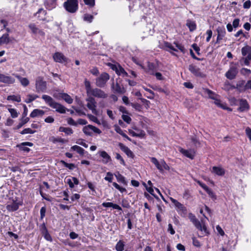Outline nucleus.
Instances as JSON below:
<instances>
[{
  "instance_id": "nucleus-11",
  "label": "nucleus",
  "mask_w": 251,
  "mask_h": 251,
  "mask_svg": "<svg viewBox=\"0 0 251 251\" xmlns=\"http://www.w3.org/2000/svg\"><path fill=\"white\" fill-rule=\"evenodd\" d=\"M89 95L100 99H105L107 97V94L99 88H93Z\"/></svg>"
},
{
  "instance_id": "nucleus-29",
  "label": "nucleus",
  "mask_w": 251,
  "mask_h": 251,
  "mask_svg": "<svg viewBox=\"0 0 251 251\" xmlns=\"http://www.w3.org/2000/svg\"><path fill=\"white\" fill-rule=\"evenodd\" d=\"M67 183L69 184V187L71 188L74 187V185H77L79 183L78 180L76 178L73 177L71 178L67 179Z\"/></svg>"
},
{
  "instance_id": "nucleus-10",
  "label": "nucleus",
  "mask_w": 251,
  "mask_h": 251,
  "mask_svg": "<svg viewBox=\"0 0 251 251\" xmlns=\"http://www.w3.org/2000/svg\"><path fill=\"white\" fill-rule=\"evenodd\" d=\"M82 130L85 134L89 136L92 135L93 132L98 134H100L101 132L100 129L90 125L83 127Z\"/></svg>"
},
{
  "instance_id": "nucleus-60",
  "label": "nucleus",
  "mask_w": 251,
  "mask_h": 251,
  "mask_svg": "<svg viewBox=\"0 0 251 251\" xmlns=\"http://www.w3.org/2000/svg\"><path fill=\"white\" fill-rule=\"evenodd\" d=\"M245 132L247 136L251 142V129L249 127H247L246 128Z\"/></svg>"
},
{
  "instance_id": "nucleus-41",
  "label": "nucleus",
  "mask_w": 251,
  "mask_h": 251,
  "mask_svg": "<svg viewBox=\"0 0 251 251\" xmlns=\"http://www.w3.org/2000/svg\"><path fill=\"white\" fill-rule=\"evenodd\" d=\"M50 141L53 143H55L57 142H60L62 143H64L65 142V140L64 139L61 138H56L54 136H52L50 138Z\"/></svg>"
},
{
  "instance_id": "nucleus-54",
  "label": "nucleus",
  "mask_w": 251,
  "mask_h": 251,
  "mask_svg": "<svg viewBox=\"0 0 251 251\" xmlns=\"http://www.w3.org/2000/svg\"><path fill=\"white\" fill-rule=\"evenodd\" d=\"M76 143L77 144L81 145L86 148H88V145L85 143V141L82 139H78L76 141Z\"/></svg>"
},
{
  "instance_id": "nucleus-57",
  "label": "nucleus",
  "mask_w": 251,
  "mask_h": 251,
  "mask_svg": "<svg viewBox=\"0 0 251 251\" xmlns=\"http://www.w3.org/2000/svg\"><path fill=\"white\" fill-rule=\"evenodd\" d=\"M115 157L117 160H119L120 161L121 164L125 165V162L124 161V160L119 153H117L116 154Z\"/></svg>"
},
{
  "instance_id": "nucleus-7",
  "label": "nucleus",
  "mask_w": 251,
  "mask_h": 251,
  "mask_svg": "<svg viewBox=\"0 0 251 251\" xmlns=\"http://www.w3.org/2000/svg\"><path fill=\"white\" fill-rule=\"evenodd\" d=\"M109 79V75L106 73H103L96 78V84L99 87H103Z\"/></svg>"
},
{
  "instance_id": "nucleus-39",
  "label": "nucleus",
  "mask_w": 251,
  "mask_h": 251,
  "mask_svg": "<svg viewBox=\"0 0 251 251\" xmlns=\"http://www.w3.org/2000/svg\"><path fill=\"white\" fill-rule=\"evenodd\" d=\"M112 88L115 92L118 93L123 94L125 92V89L123 88H121L118 83L116 84L115 86L113 85Z\"/></svg>"
},
{
  "instance_id": "nucleus-37",
  "label": "nucleus",
  "mask_w": 251,
  "mask_h": 251,
  "mask_svg": "<svg viewBox=\"0 0 251 251\" xmlns=\"http://www.w3.org/2000/svg\"><path fill=\"white\" fill-rule=\"evenodd\" d=\"M84 85L86 91V93L88 95L91 93L93 88H92L91 87V83L89 81H88L87 79H85L84 80Z\"/></svg>"
},
{
  "instance_id": "nucleus-61",
  "label": "nucleus",
  "mask_w": 251,
  "mask_h": 251,
  "mask_svg": "<svg viewBox=\"0 0 251 251\" xmlns=\"http://www.w3.org/2000/svg\"><path fill=\"white\" fill-rule=\"evenodd\" d=\"M216 229L217 230V232H218V233L219 234H220L221 236H224V234H225V232L224 231V230L222 229V228H221V227L218 225L217 226H216Z\"/></svg>"
},
{
  "instance_id": "nucleus-58",
  "label": "nucleus",
  "mask_w": 251,
  "mask_h": 251,
  "mask_svg": "<svg viewBox=\"0 0 251 251\" xmlns=\"http://www.w3.org/2000/svg\"><path fill=\"white\" fill-rule=\"evenodd\" d=\"M85 3L90 7H93L95 5V0H83Z\"/></svg>"
},
{
  "instance_id": "nucleus-4",
  "label": "nucleus",
  "mask_w": 251,
  "mask_h": 251,
  "mask_svg": "<svg viewBox=\"0 0 251 251\" xmlns=\"http://www.w3.org/2000/svg\"><path fill=\"white\" fill-rule=\"evenodd\" d=\"M64 6L68 12L75 13L78 9V0H67V1L64 3Z\"/></svg>"
},
{
  "instance_id": "nucleus-55",
  "label": "nucleus",
  "mask_w": 251,
  "mask_h": 251,
  "mask_svg": "<svg viewBox=\"0 0 251 251\" xmlns=\"http://www.w3.org/2000/svg\"><path fill=\"white\" fill-rule=\"evenodd\" d=\"M122 117L123 120L127 124H129L131 121V118L127 115L123 114Z\"/></svg>"
},
{
  "instance_id": "nucleus-45",
  "label": "nucleus",
  "mask_w": 251,
  "mask_h": 251,
  "mask_svg": "<svg viewBox=\"0 0 251 251\" xmlns=\"http://www.w3.org/2000/svg\"><path fill=\"white\" fill-rule=\"evenodd\" d=\"M8 110L9 112H10V113L11 114V116L13 118H17L19 114H18V113L17 112V110L15 109H14V108H8Z\"/></svg>"
},
{
  "instance_id": "nucleus-46",
  "label": "nucleus",
  "mask_w": 251,
  "mask_h": 251,
  "mask_svg": "<svg viewBox=\"0 0 251 251\" xmlns=\"http://www.w3.org/2000/svg\"><path fill=\"white\" fill-rule=\"evenodd\" d=\"M213 200H215L216 199V196L214 193L208 187L204 190Z\"/></svg>"
},
{
  "instance_id": "nucleus-6",
  "label": "nucleus",
  "mask_w": 251,
  "mask_h": 251,
  "mask_svg": "<svg viewBox=\"0 0 251 251\" xmlns=\"http://www.w3.org/2000/svg\"><path fill=\"white\" fill-rule=\"evenodd\" d=\"M35 88L37 92H44L47 89V82L41 77H38L35 80Z\"/></svg>"
},
{
  "instance_id": "nucleus-14",
  "label": "nucleus",
  "mask_w": 251,
  "mask_h": 251,
  "mask_svg": "<svg viewBox=\"0 0 251 251\" xmlns=\"http://www.w3.org/2000/svg\"><path fill=\"white\" fill-rule=\"evenodd\" d=\"M238 70L236 66H232L229 70L226 73V76L229 79H234L237 74Z\"/></svg>"
},
{
  "instance_id": "nucleus-27",
  "label": "nucleus",
  "mask_w": 251,
  "mask_h": 251,
  "mask_svg": "<svg viewBox=\"0 0 251 251\" xmlns=\"http://www.w3.org/2000/svg\"><path fill=\"white\" fill-rule=\"evenodd\" d=\"M119 147L120 148L125 152L128 156H132L133 155L132 152L130 151V150L126 146H125L122 143L119 144Z\"/></svg>"
},
{
  "instance_id": "nucleus-16",
  "label": "nucleus",
  "mask_w": 251,
  "mask_h": 251,
  "mask_svg": "<svg viewBox=\"0 0 251 251\" xmlns=\"http://www.w3.org/2000/svg\"><path fill=\"white\" fill-rule=\"evenodd\" d=\"M112 69L116 72V73L123 77L128 76V74L125 71L124 69L120 65H113Z\"/></svg>"
},
{
  "instance_id": "nucleus-48",
  "label": "nucleus",
  "mask_w": 251,
  "mask_h": 251,
  "mask_svg": "<svg viewBox=\"0 0 251 251\" xmlns=\"http://www.w3.org/2000/svg\"><path fill=\"white\" fill-rule=\"evenodd\" d=\"M87 117L91 121H92L98 124H99V125L100 124V121L98 119V118L96 116H95L92 114H88Z\"/></svg>"
},
{
  "instance_id": "nucleus-9",
  "label": "nucleus",
  "mask_w": 251,
  "mask_h": 251,
  "mask_svg": "<svg viewBox=\"0 0 251 251\" xmlns=\"http://www.w3.org/2000/svg\"><path fill=\"white\" fill-rule=\"evenodd\" d=\"M28 27L30 29V31L31 33L35 35H39L42 37H44L45 35L44 31L39 28L34 23H30L28 25Z\"/></svg>"
},
{
  "instance_id": "nucleus-64",
  "label": "nucleus",
  "mask_w": 251,
  "mask_h": 251,
  "mask_svg": "<svg viewBox=\"0 0 251 251\" xmlns=\"http://www.w3.org/2000/svg\"><path fill=\"white\" fill-rule=\"evenodd\" d=\"M176 47L181 52H184L185 49L183 46L178 43H175Z\"/></svg>"
},
{
  "instance_id": "nucleus-24",
  "label": "nucleus",
  "mask_w": 251,
  "mask_h": 251,
  "mask_svg": "<svg viewBox=\"0 0 251 251\" xmlns=\"http://www.w3.org/2000/svg\"><path fill=\"white\" fill-rule=\"evenodd\" d=\"M21 204L19 202L14 201L11 204H8L6 206V208L8 211H14L19 208V206Z\"/></svg>"
},
{
  "instance_id": "nucleus-38",
  "label": "nucleus",
  "mask_w": 251,
  "mask_h": 251,
  "mask_svg": "<svg viewBox=\"0 0 251 251\" xmlns=\"http://www.w3.org/2000/svg\"><path fill=\"white\" fill-rule=\"evenodd\" d=\"M7 99L8 100L15 101L17 102H20L21 101L20 95H10L7 97Z\"/></svg>"
},
{
  "instance_id": "nucleus-34",
  "label": "nucleus",
  "mask_w": 251,
  "mask_h": 251,
  "mask_svg": "<svg viewBox=\"0 0 251 251\" xmlns=\"http://www.w3.org/2000/svg\"><path fill=\"white\" fill-rule=\"evenodd\" d=\"M61 97L68 103L71 104L73 102V100L70 96L66 93L61 94Z\"/></svg>"
},
{
  "instance_id": "nucleus-47",
  "label": "nucleus",
  "mask_w": 251,
  "mask_h": 251,
  "mask_svg": "<svg viewBox=\"0 0 251 251\" xmlns=\"http://www.w3.org/2000/svg\"><path fill=\"white\" fill-rule=\"evenodd\" d=\"M20 82L21 85L24 87L28 86L29 84V81L25 77H22Z\"/></svg>"
},
{
  "instance_id": "nucleus-23",
  "label": "nucleus",
  "mask_w": 251,
  "mask_h": 251,
  "mask_svg": "<svg viewBox=\"0 0 251 251\" xmlns=\"http://www.w3.org/2000/svg\"><path fill=\"white\" fill-rule=\"evenodd\" d=\"M217 31L218 33L217 36V42L219 40H221L223 39V38L226 35V30L224 27H218L217 29Z\"/></svg>"
},
{
  "instance_id": "nucleus-44",
  "label": "nucleus",
  "mask_w": 251,
  "mask_h": 251,
  "mask_svg": "<svg viewBox=\"0 0 251 251\" xmlns=\"http://www.w3.org/2000/svg\"><path fill=\"white\" fill-rule=\"evenodd\" d=\"M29 120L28 117H22L21 119V123L18 125L17 128H21L23 125L27 123Z\"/></svg>"
},
{
  "instance_id": "nucleus-51",
  "label": "nucleus",
  "mask_w": 251,
  "mask_h": 251,
  "mask_svg": "<svg viewBox=\"0 0 251 251\" xmlns=\"http://www.w3.org/2000/svg\"><path fill=\"white\" fill-rule=\"evenodd\" d=\"M251 61V52L248 54V55L244 58V62L245 65L249 66Z\"/></svg>"
},
{
  "instance_id": "nucleus-32",
  "label": "nucleus",
  "mask_w": 251,
  "mask_h": 251,
  "mask_svg": "<svg viewBox=\"0 0 251 251\" xmlns=\"http://www.w3.org/2000/svg\"><path fill=\"white\" fill-rule=\"evenodd\" d=\"M115 130L120 135H121L123 137L126 138L129 141H131V139L128 137L122 130V129L118 126H114Z\"/></svg>"
},
{
  "instance_id": "nucleus-63",
  "label": "nucleus",
  "mask_w": 251,
  "mask_h": 251,
  "mask_svg": "<svg viewBox=\"0 0 251 251\" xmlns=\"http://www.w3.org/2000/svg\"><path fill=\"white\" fill-rule=\"evenodd\" d=\"M54 120L52 116H49L45 119V122L47 123H52Z\"/></svg>"
},
{
  "instance_id": "nucleus-35",
  "label": "nucleus",
  "mask_w": 251,
  "mask_h": 251,
  "mask_svg": "<svg viewBox=\"0 0 251 251\" xmlns=\"http://www.w3.org/2000/svg\"><path fill=\"white\" fill-rule=\"evenodd\" d=\"M186 25L188 27L191 31L195 30L196 28V23L189 20L187 21Z\"/></svg>"
},
{
  "instance_id": "nucleus-62",
  "label": "nucleus",
  "mask_w": 251,
  "mask_h": 251,
  "mask_svg": "<svg viewBox=\"0 0 251 251\" xmlns=\"http://www.w3.org/2000/svg\"><path fill=\"white\" fill-rule=\"evenodd\" d=\"M251 5V2L250 0H248L246 1L243 4V7L244 8L249 9L250 8Z\"/></svg>"
},
{
  "instance_id": "nucleus-5",
  "label": "nucleus",
  "mask_w": 251,
  "mask_h": 251,
  "mask_svg": "<svg viewBox=\"0 0 251 251\" xmlns=\"http://www.w3.org/2000/svg\"><path fill=\"white\" fill-rule=\"evenodd\" d=\"M171 201L174 203L176 207V210L178 213L182 217H185L187 214V209L181 203L178 202L176 200L170 198Z\"/></svg>"
},
{
  "instance_id": "nucleus-50",
  "label": "nucleus",
  "mask_w": 251,
  "mask_h": 251,
  "mask_svg": "<svg viewBox=\"0 0 251 251\" xmlns=\"http://www.w3.org/2000/svg\"><path fill=\"white\" fill-rule=\"evenodd\" d=\"M113 185L121 193H124L126 192V188L121 187L116 182H113Z\"/></svg>"
},
{
  "instance_id": "nucleus-28",
  "label": "nucleus",
  "mask_w": 251,
  "mask_h": 251,
  "mask_svg": "<svg viewBox=\"0 0 251 251\" xmlns=\"http://www.w3.org/2000/svg\"><path fill=\"white\" fill-rule=\"evenodd\" d=\"M102 205L105 207H112L113 209L122 210V208L119 205L112 202H103Z\"/></svg>"
},
{
  "instance_id": "nucleus-20",
  "label": "nucleus",
  "mask_w": 251,
  "mask_h": 251,
  "mask_svg": "<svg viewBox=\"0 0 251 251\" xmlns=\"http://www.w3.org/2000/svg\"><path fill=\"white\" fill-rule=\"evenodd\" d=\"M32 146L33 144L32 143L26 142L17 145V147L19 148L21 151L28 152L30 151V149L26 146L32 147Z\"/></svg>"
},
{
  "instance_id": "nucleus-33",
  "label": "nucleus",
  "mask_w": 251,
  "mask_h": 251,
  "mask_svg": "<svg viewBox=\"0 0 251 251\" xmlns=\"http://www.w3.org/2000/svg\"><path fill=\"white\" fill-rule=\"evenodd\" d=\"M71 151H76L80 155H83L84 153V150L83 149L77 145H75L72 146L70 149Z\"/></svg>"
},
{
  "instance_id": "nucleus-52",
  "label": "nucleus",
  "mask_w": 251,
  "mask_h": 251,
  "mask_svg": "<svg viewBox=\"0 0 251 251\" xmlns=\"http://www.w3.org/2000/svg\"><path fill=\"white\" fill-rule=\"evenodd\" d=\"M83 19L85 21L91 23L93 20V16L90 14H85Z\"/></svg>"
},
{
  "instance_id": "nucleus-53",
  "label": "nucleus",
  "mask_w": 251,
  "mask_h": 251,
  "mask_svg": "<svg viewBox=\"0 0 251 251\" xmlns=\"http://www.w3.org/2000/svg\"><path fill=\"white\" fill-rule=\"evenodd\" d=\"M35 132V130H33L31 129H30V128H25L24 130H23L22 131V132H21V133L22 134H28V133L29 134H33Z\"/></svg>"
},
{
  "instance_id": "nucleus-3",
  "label": "nucleus",
  "mask_w": 251,
  "mask_h": 251,
  "mask_svg": "<svg viewBox=\"0 0 251 251\" xmlns=\"http://www.w3.org/2000/svg\"><path fill=\"white\" fill-rule=\"evenodd\" d=\"M189 219L196 226V227L204 234H206L208 232L207 228L204 224H201L196 218L195 216L192 214L189 213L188 216Z\"/></svg>"
},
{
  "instance_id": "nucleus-17",
  "label": "nucleus",
  "mask_w": 251,
  "mask_h": 251,
  "mask_svg": "<svg viewBox=\"0 0 251 251\" xmlns=\"http://www.w3.org/2000/svg\"><path fill=\"white\" fill-rule=\"evenodd\" d=\"M178 151L184 156L191 159H193L195 157V151L194 150H186L179 148Z\"/></svg>"
},
{
  "instance_id": "nucleus-42",
  "label": "nucleus",
  "mask_w": 251,
  "mask_h": 251,
  "mask_svg": "<svg viewBox=\"0 0 251 251\" xmlns=\"http://www.w3.org/2000/svg\"><path fill=\"white\" fill-rule=\"evenodd\" d=\"M115 176L118 182H121L124 184H126V182L125 180V178L122 175L118 173V174L115 175Z\"/></svg>"
},
{
  "instance_id": "nucleus-59",
  "label": "nucleus",
  "mask_w": 251,
  "mask_h": 251,
  "mask_svg": "<svg viewBox=\"0 0 251 251\" xmlns=\"http://www.w3.org/2000/svg\"><path fill=\"white\" fill-rule=\"evenodd\" d=\"M206 34L207 35V37L206 38V42H208L210 41V39H211V38L212 37V31L211 30L209 29V30H207L206 31Z\"/></svg>"
},
{
  "instance_id": "nucleus-30",
  "label": "nucleus",
  "mask_w": 251,
  "mask_h": 251,
  "mask_svg": "<svg viewBox=\"0 0 251 251\" xmlns=\"http://www.w3.org/2000/svg\"><path fill=\"white\" fill-rule=\"evenodd\" d=\"M42 98L45 100L46 103L48 104L50 107H51L52 104L54 102V100L51 97L47 95H43L42 96Z\"/></svg>"
},
{
  "instance_id": "nucleus-25",
  "label": "nucleus",
  "mask_w": 251,
  "mask_h": 251,
  "mask_svg": "<svg viewBox=\"0 0 251 251\" xmlns=\"http://www.w3.org/2000/svg\"><path fill=\"white\" fill-rule=\"evenodd\" d=\"M45 114V111L39 109H34L30 114L31 118H35L38 116H42Z\"/></svg>"
},
{
  "instance_id": "nucleus-15",
  "label": "nucleus",
  "mask_w": 251,
  "mask_h": 251,
  "mask_svg": "<svg viewBox=\"0 0 251 251\" xmlns=\"http://www.w3.org/2000/svg\"><path fill=\"white\" fill-rule=\"evenodd\" d=\"M100 156L102 158L101 162L106 164L111 161L110 156L104 151H100L98 152Z\"/></svg>"
},
{
  "instance_id": "nucleus-19",
  "label": "nucleus",
  "mask_w": 251,
  "mask_h": 251,
  "mask_svg": "<svg viewBox=\"0 0 251 251\" xmlns=\"http://www.w3.org/2000/svg\"><path fill=\"white\" fill-rule=\"evenodd\" d=\"M51 107L55 109L56 111L60 113H65L66 112V109L65 107H64L61 104L55 102V101L51 106Z\"/></svg>"
},
{
  "instance_id": "nucleus-40",
  "label": "nucleus",
  "mask_w": 251,
  "mask_h": 251,
  "mask_svg": "<svg viewBox=\"0 0 251 251\" xmlns=\"http://www.w3.org/2000/svg\"><path fill=\"white\" fill-rule=\"evenodd\" d=\"M125 244L124 242L120 240L116 244L115 248L117 251H123Z\"/></svg>"
},
{
  "instance_id": "nucleus-49",
  "label": "nucleus",
  "mask_w": 251,
  "mask_h": 251,
  "mask_svg": "<svg viewBox=\"0 0 251 251\" xmlns=\"http://www.w3.org/2000/svg\"><path fill=\"white\" fill-rule=\"evenodd\" d=\"M113 178V174L110 172H108L106 173V175L104 177V179L109 182H111L112 181Z\"/></svg>"
},
{
  "instance_id": "nucleus-1",
  "label": "nucleus",
  "mask_w": 251,
  "mask_h": 251,
  "mask_svg": "<svg viewBox=\"0 0 251 251\" xmlns=\"http://www.w3.org/2000/svg\"><path fill=\"white\" fill-rule=\"evenodd\" d=\"M203 93L207 95L208 97L214 100V103L215 105H216L218 107H220L223 109H226L229 111H231V109L228 107L226 103L223 102L220 100V96L215 93L209 90L208 89H203Z\"/></svg>"
},
{
  "instance_id": "nucleus-31",
  "label": "nucleus",
  "mask_w": 251,
  "mask_h": 251,
  "mask_svg": "<svg viewBox=\"0 0 251 251\" xmlns=\"http://www.w3.org/2000/svg\"><path fill=\"white\" fill-rule=\"evenodd\" d=\"M11 42L8 34H4L0 37V45L3 44H8Z\"/></svg>"
},
{
  "instance_id": "nucleus-13",
  "label": "nucleus",
  "mask_w": 251,
  "mask_h": 251,
  "mask_svg": "<svg viewBox=\"0 0 251 251\" xmlns=\"http://www.w3.org/2000/svg\"><path fill=\"white\" fill-rule=\"evenodd\" d=\"M53 59L55 62L60 63L66 62L67 61V58L60 52H55L53 55Z\"/></svg>"
},
{
  "instance_id": "nucleus-26",
  "label": "nucleus",
  "mask_w": 251,
  "mask_h": 251,
  "mask_svg": "<svg viewBox=\"0 0 251 251\" xmlns=\"http://www.w3.org/2000/svg\"><path fill=\"white\" fill-rule=\"evenodd\" d=\"M128 132L130 135L134 137L143 138L145 135V133L143 130H138V132H136L132 129H128Z\"/></svg>"
},
{
  "instance_id": "nucleus-21",
  "label": "nucleus",
  "mask_w": 251,
  "mask_h": 251,
  "mask_svg": "<svg viewBox=\"0 0 251 251\" xmlns=\"http://www.w3.org/2000/svg\"><path fill=\"white\" fill-rule=\"evenodd\" d=\"M239 107L238 110L240 111H245L249 109V105L246 100H241L239 102Z\"/></svg>"
},
{
  "instance_id": "nucleus-56",
  "label": "nucleus",
  "mask_w": 251,
  "mask_h": 251,
  "mask_svg": "<svg viewBox=\"0 0 251 251\" xmlns=\"http://www.w3.org/2000/svg\"><path fill=\"white\" fill-rule=\"evenodd\" d=\"M131 105L137 111H140L141 110V105L137 103H132Z\"/></svg>"
},
{
  "instance_id": "nucleus-12",
  "label": "nucleus",
  "mask_w": 251,
  "mask_h": 251,
  "mask_svg": "<svg viewBox=\"0 0 251 251\" xmlns=\"http://www.w3.org/2000/svg\"><path fill=\"white\" fill-rule=\"evenodd\" d=\"M0 82L6 84H11L15 83V79L8 75L0 74Z\"/></svg>"
},
{
  "instance_id": "nucleus-36",
  "label": "nucleus",
  "mask_w": 251,
  "mask_h": 251,
  "mask_svg": "<svg viewBox=\"0 0 251 251\" xmlns=\"http://www.w3.org/2000/svg\"><path fill=\"white\" fill-rule=\"evenodd\" d=\"M59 131L65 133L66 135H71L73 133V130L70 127H65L61 126L59 128Z\"/></svg>"
},
{
  "instance_id": "nucleus-8",
  "label": "nucleus",
  "mask_w": 251,
  "mask_h": 251,
  "mask_svg": "<svg viewBox=\"0 0 251 251\" xmlns=\"http://www.w3.org/2000/svg\"><path fill=\"white\" fill-rule=\"evenodd\" d=\"M86 101H87L86 106L88 108L91 110L94 114L96 115H99V112L96 109V102L95 100L92 97H90L86 100Z\"/></svg>"
},
{
  "instance_id": "nucleus-22",
  "label": "nucleus",
  "mask_w": 251,
  "mask_h": 251,
  "mask_svg": "<svg viewBox=\"0 0 251 251\" xmlns=\"http://www.w3.org/2000/svg\"><path fill=\"white\" fill-rule=\"evenodd\" d=\"M189 70L193 74L196 76H201L202 75V74L200 71V69L195 66L190 65L189 67Z\"/></svg>"
},
{
  "instance_id": "nucleus-43",
  "label": "nucleus",
  "mask_w": 251,
  "mask_h": 251,
  "mask_svg": "<svg viewBox=\"0 0 251 251\" xmlns=\"http://www.w3.org/2000/svg\"><path fill=\"white\" fill-rule=\"evenodd\" d=\"M38 97V96L36 95H28L27 96V99L25 100V102L27 103H30L35 100Z\"/></svg>"
},
{
  "instance_id": "nucleus-2",
  "label": "nucleus",
  "mask_w": 251,
  "mask_h": 251,
  "mask_svg": "<svg viewBox=\"0 0 251 251\" xmlns=\"http://www.w3.org/2000/svg\"><path fill=\"white\" fill-rule=\"evenodd\" d=\"M151 161L161 173H162L164 170L168 171L170 170L169 166L163 159H161L160 161H158L155 157H151Z\"/></svg>"
},
{
  "instance_id": "nucleus-18",
  "label": "nucleus",
  "mask_w": 251,
  "mask_h": 251,
  "mask_svg": "<svg viewBox=\"0 0 251 251\" xmlns=\"http://www.w3.org/2000/svg\"><path fill=\"white\" fill-rule=\"evenodd\" d=\"M211 172L215 175L222 176L225 174V171L224 168L220 166H214L212 167Z\"/></svg>"
}]
</instances>
